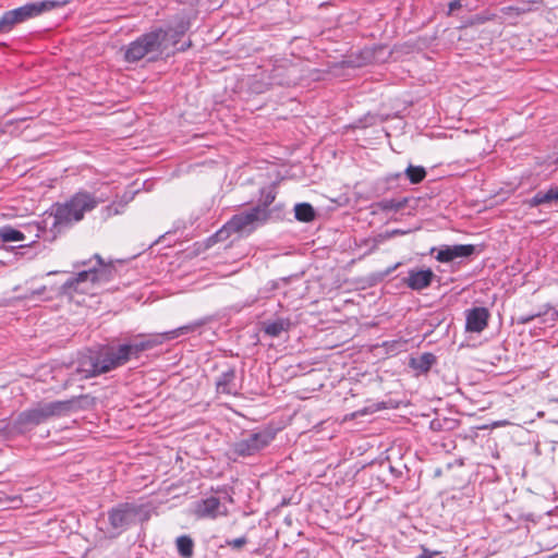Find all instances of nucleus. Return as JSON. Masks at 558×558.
<instances>
[{
    "instance_id": "f257e3e1",
    "label": "nucleus",
    "mask_w": 558,
    "mask_h": 558,
    "mask_svg": "<svg viewBox=\"0 0 558 558\" xmlns=\"http://www.w3.org/2000/svg\"><path fill=\"white\" fill-rule=\"evenodd\" d=\"M105 202L101 196H95L86 191L76 192L66 202L57 204L53 213L49 216L52 219L50 225L51 240L58 233L81 221L86 213L92 211L100 203Z\"/></svg>"
},
{
    "instance_id": "f03ea898",
    "label": "nucleus",
    "mask_w": 558,
    "mask_h": 558,
    "mask_svg": "<svg viewBox=\"0 0 558 558\" xmlns=\"http://www.w3.org/2000/svg\"><path fill=\"white\" fill-rule=\"evenodd\" d=\"M86 397H73L68 400L52 402H38L34 407L21 412L14 421V428L23 433L52 417L69 415L81 408L80 403Z\"/></svg>"
},
{
    "instance_id": "7ed1b4c3",
    "label": "nucleus",
    "mask_w": 558,
    "mask_h": 558,
    "mask_svg": "<svg viewBox=\"0 0 558 558\" xmlns=\"http://www.w3.org/2000/svg\"><path fill=\"white\" fill-rule=\"evenodd\" d=\"M269 217V209H266L265 207H251L247 210L233 215L231 219L210 238V240H214L215 242L225 241L231 234L248 236L259 227L265 225Z\"/></svg>"
},
{
    "instance_id": "20e7f679",
    "label": "nucleus",
    "mask_w": 558,
    "mask_h": 558,
    "mask_svg": "<svg viewBox=\"0 0 558 558\" xmlns=\"http://www.w3.org/2000/svg\"><path fill=\"white\" fill-rule=\"evenodd\" d=\"M95 264L92 260L76 262L73 266L78 268L81 266H88L87 269L78 271L75 276L68 279L61 287V292L66 295L77 293L92 292L95 284L106 281L110 274V267L104 264L102 258L96 254Z\"/></svg>"
},
{
    "instance_id": "39448f33",
    "label": "nucleus",
    "mask_w": 558,
    "mask_h": 558,
    "mask_svg": "<svg viewBox=\"0 0 558 558\" xmlns=\"http://www.w3.org/2000/svg\"><path fill=\"white\" fill-rule=\"evenodd\" d=\"M166 34L162 27L154 28L130 43L124 51V59L126 62H137L146 56H151L150 59H156L166 50Z\"/></svg>"
},
{
    "instance_id": "423d86ee",
    "label": "nucleus",
    "mask_w": 558,
    "mask_h": 558,
    "mask_svg": "<svg viewBox=\"0 0 558 558\" xmlns=\"http://www.w3.org/2000/svg\"><path fill=\"white\" fill-rule=\"evenodd\" d=\"M275 433L269 428L258 429L232 444L231 451L238 457H252L269 446Z\"/></svg>"
},
{
    "instance_id": "0eeeda50",
    "label": "nucleus",
    "mask_w": 558,
    "mask_h": 558,
    "mask_svg": "<svg viewBox=\"0 0 558 558\" xmlns=\"http://www.w3.org/2000/svg\"><path fill=\"white\" fill-rule=\"evenodd\" d=\"M199 326H201V323H193V324H189V325L179 327L177 329L163 332L159 336L150 337V338L144 339V340L135 339L132 342L122 343V344L126 348L130 359H133V357L137 359L142 352L153 349L154 347L162 343L163 340H171L181 335L194 331Z\"/></svg>"
},
{
    "instance_id": "6e6552de",
    "label": "nucleus",
    "mask_w": 558,
    "mask_h": 558,
    "mask_svg": "<svg viewBox=\"0 0 558 558\" xmlns=\"http://www.w3.org/2000/svg\"><path fill=\"white\" fill-rule=\"evenodd\" d=\"M142 506L133 502H122L108 511V520L111 527L118 533L124 531L134 522L136 515L142 511Z\"/></svg>"
},
{
    "instance_id": "1a4fd4ad",
    "label": "nucleus",
    "mask_w": 558,
    "mask_h": 558,
    "mask_svg": "<svg viewBox=\"0 0 558 558\" xmlns=\"http://www.w3.org/2000/svg\"><path fill=\"white\" fill-rule=\"evenodd\" d=\"M68 1L43 0L28 2L22 7L13 9L21 23L41 15L44 12L51 11L57 8H62Z\"/></svg>"
},
{
    "instance_id": "9d476101",
    "label": "nucleus",
    "mask_w": 558,
    "mask_h": 558,
    "mask_svg": "<svg viewBox=\"0 0 558 558\" xmlns=\"http://www.w3.org/2000/svg\"><path fill=\"white\" fill-rule=\"evenodd\" d=\"M101 360V371L111 372L126 364L131 359L126 348L123 344L117 347H106L98 351Z\"/></svg>"
},
{
    "instance_id": "9b49d317",
    "label": "nucleus",
    "mask_w": 558,
    "mask_h": 558,
    "mask_svg": "<svg viewBox=\"0 0 558 558\" xmlns=\"http://www.w3.org/2000/svg\"><path fill=\"white\" fill-rule=\"evenodd\" d=\"M194 512L197 518L216 519L218 517H226L228 508L221 501V498L209 496L195 504Z\"/></svg>"
},
{
    "instance_id": "f8f14e48",
    "label": "nucleus",
    "mask_w": 558,
    "mask_h": 558,
    "mask_svg": "<svg viewBox=\"0 0 558 558\" xmlns=\"http://www.w3.org/2000/svg\"><path fill=\"white\" fill-rule=\"evenodd\" d=\"M476 251L472 244L441 245L432 248V253H436L435 258L440 263H450L460 257H469Z\"/></svg>"
},
{
    "instance_id": "ddd939ff",
    "label": "nucleus",
    "mask_w": 558,
    "mask_h": 558,
    "mask_svg": "<svg viewBox=\"0 0 558 558\" xmlns=\"http://www.w3.org/2000/svg\"><path fill=\"white\" fill-rule=\"evenodd\" d=\"M76 373L83 378H92L105 374V372L101 371L99 352L83 354L77 361Z\"/></svg>"
},
{
    "instance_id": "4468645a",
    "label": "nucleus",
    "mask_w": 558,
    "mask_h": 558,
    "mask_svg": "<svg viewBox=\"0 0 558 558\" xmlns=\"http://www.w3.org/2000/svg\"><path fill=\"white\" fill-rule=\"evenodd\" d=\"M435 278L432 269H410L404 283L414 291H421L428 288Z\"/></svg>"
},
{
    "instance_id": "2eb2a0df",
    "label": "nucleus",
    "mask_w": 558,
    "mask_h": 558,
    "mask_svg": "<svg viewBox=\"0 0 558 558\" xmlns=\"http://www.w3.org/2000/svg\"><path fill=\"white\" fill-rule=\"evenodd\" d=\"M489 312L485 307H474L466 312L465 329L470 332H482L488 324Z\"/></svg>"
},
{
    "instance_id": "dca6fc26",
    "label": "nucleus",
    "mask_w": 558,
    "mask_h": 558,
    "mask_svg": "<svg viewBox=\"0 0 558 558\" xmlns=\"http://www.w3.org/2000/svg\"><path fill=\"white\" fill-rule=\"evenodd\" d=\"M292 326L289 317H277L275 319H267L262 323L263 332L270 337H280L283 332H288Z\"/></svg>"
},
{
    "instance_id": "f3484780",
    "label": "nucleus",
    "mask_w": 558,
    "mask_h": 558,
    "mask_svg": "<svg viewBox=\"0 0 558 558\" xmlns=\"http://www.w3.org/2000/svg\"><path fill=\"white\" fill-rule=\"evenodd\" d=\"M235 378L236 375L233 367H229L227 371L222 372L216 380L217 392L223 395H236L238 386Z\"/></svg>"
},
{
    "instance_id": "a211bd4d",
    "label": "nucleus",
    "mask_w": 558,
    "mask_h": 558,
    "mask_svg": "<svg viewBox=\"0 0 558 558\" xmlns=\"http://www.w3.org/2000/svg\"><path fill=\"white\" fill-rule=\"evenodd\" d=\"M190 28V23L184 20H180L174 26H168L163 28V33L166 34V50L167 54L170 52V48L175 47L180 41L181 37L187 32Z\"/></svg>"
},
{
    "instance_id": "6ab92c4d",
    "label": "nucleus",
    "mask_w": 558,
    "mask_h": 558,
    "mask_svg": "<svg viewBox=\"0 0 558 558\" xmlns=\"http://www.w3.org/2000/svg\"><path fill=\"white\" fill-rule=\"evenodd\" d=\"M436 363V356L433 353L425 352L416 357H411L409 366L417 374H426Z\"/></svg>"
},
{
    "instance_id": "aec40b11",
    "label": "nucleus",
    "mask_w": 558,
    "mask_h": 558,
    "mask_svg": "<svg viewBox=\"0 0 558 558\" xmlns=\"http://www.w3.org/2000/svg\"><path fill=\"white\" fill-rule=\"evenodd\" d=\"M21 24L14 10L5 11L0 17V34L11 32L15 25Z\"/></svg>"
},
{
    "instance_id": "412c9836",
    "label": "nucleus",
    "mask_w": 558,
    "mask_h": 558,
    "mask_svg": "<svg viewBox=\"0 0 558 558\" xmlns=\"http://www.w3.org/2000/svg\"><path fill=\"white\" fill-rule=\"evenodd\" d=\"M21 24L14 10L5 11L0 17V34L11 32L15 25Z\"/></svg>"
},
{
    "instance_id": "4be33fe9",
    "label": "nucleus",
    "mask_w": 558,
    "mask_h": 558,
    "mask_svg": "<svg viewBox=\"0 0 558 558\" xmlns=\"http://www.w3.org/2000/svg\"><path fill=\"white\" fill-rule=\"evenodd\" d=\"M177 549L182 558H191L194 553L193 539L187 535H181L175 541Z\"/></svg>"
},
{
    "instance_id": "5701e85b",
    "label": "nucleus",
    "mask_w": 558,
    "mask_h": 558,
    "mask_svg": "<svg viewBox=\"0 0 558 558\" xmlns=\"http://www.w3.org/2000/svg\"><path fill=\"white\" fill-rule=\"evenodd\" d=\"M381 46H372V47H365L360 51L359 61L356 62L357 66H362L368 63L377 62L378 58L376 57V53L381 51Z\"/></svg>"
},
{
    "instance_id": "b1692460",
    "label": "nucleus",
    "mask_w": 558,
    "mask_h": 558,
    "mask_svg": "<svg viewBox=\"0 0 558 558\" xmlns=\"http://www.w3.org/2000/svg\"><path fill=\"white\" fill-rule=\"evenodd\" d=\"M294 216L299 221L310 222L315 218V210L308 203H300L294 207Z\"/></svg>"
},
{
    "instance_id": "393cba45",
    "label": "nucleus",
    "mask_w": 558,
    "mask_h": 558,
    "mask_svg": "<svg viewBox=\"0 0 558 558\" xmlns=\"http://www.w3.org/2000/svg\"><path fill=\"white\" fill-rule=\"evenodd\" d=\"M426 170L422 166L409 165L404 170V175L412 184H418L426 178Z\"/></svg>"
},
{
    "instance_id": "a878e982",
    "label": "nucleus",
    "mask_w": 558,
    "mask_h": 558,
    "mask_svg": "<svg viewBox=\"0 0 558 558\" xmlns=\"http://www.w3.org/2000/svg\"><path fill=\"white\" fill-rule=\"evenodd\" d=\"M0 239L2 242H21L25 240V235L20 230L4 226L0 228Z\"/></svg>"
},
{
    "instance_id": "bb28decb",
    "label": "nucleus",
    "mask_w": 558,
    "mask_h": 558,
    "mask_svg": "<svg viewBox=\"0 0 558 558\" xmlns=\"http://www.w3.org/2000/svg\"><path fill=\"white\" fill-rule=\"evenodd\" d=\"M131 201L130 196H124L123 201L112 202L110 205L106 206L102 209V215L105 218L112 217L114 215H119L123 211L125 205Z\"/></svg>"
},
{
    "instance_id": "cd10ccee",
    "label": "nucleus",
    "mask_w": 558,
    "mask_h": 558,
    "mask_svg": "<svg viewBox=\"0 0 558 558\" xmlns=\"http://www.w3.org/2000/svg\"><path fill=\"white\" fill-rule=\"evenodd\" d=\"M525 204L531 208L537 207L542 204H548L546 192H543V191L537 192L533 197L525 201Z\"/></svg>"
},
{
    "instance_id": "c85d7f7f",
    "label": "nucleus",
    "mask_w": 558,
    "mask_h": 558,
    "mask_svg": "<svg viewBox=\"0 0 558 558\" xmlns=\"http://www.w3.org/2000/svg\"><path fill=\"white\" fill-rule=\"evenodd\" d=\"M275 198H276V193L274 192V190H271V189L263 190L262 191V204L256 205L255 207H265L266 209H268L269 205L272 204Z\"/></svg>"
},
{
    "instance_id": "c756f323",
    "label": "nucleus",
    "mask_w": 558,
    "mask_h": 558,
    "mask_svg": "<svg viewBox=\"0 0 558 558\" xmlns=\"http://www.w3.org/2000/svg\"><path fill=\"white\" fill-rule=\"evenodd\" d=\"M379 207L383 209V210H386V211H391V210H398L401 206L398 202H396L395 199H383L381 202H379Z\"/></svg>"
},
{
    "instance_id": "7c9ffc66",
    "label": "nucleus",
    "mask_w": 558,
    "mask_h": 558,
    "mask_svg": "<svg viewBox=\"0 0 558 558\" xmlns=\"http://www.w3.org/2000/svg\"><path fill=\"white\" fill-rule=\"evenodd\" d=\"M246 543L247 538L245 536L226 541V545L233 549H241Z\"/></svg>"
},
{
    "instance_id": "2f4dec72",
    "label": "nucleus",
    "mask_w": 558,
    "mask_h": 558,
    "mask_svg": "<svg viewBox=\"0 0 558 558\" xmlns=\"http://www.w3.org/2000/svg\"><path fill=\"white\" fill-rule=\"evenodd\" d=\"M422 554L416 558H444L441 557V553L438 550H430L425 546H421Z\"/></svg>"
},
{
    "instance_id": "473e14b6",
    "label": "nucleus",
    "mask_w": 558,
    "mask_h": 558,
    "mask_svg": "<svg viewBox=\"0 0 558 558\" xmlns=\"http://www.w3.org/2000/svg\"><path fill=\"white\" fill-rule=\"evenodd\" d=\"M545 318L543 319L544 323H550L551 325L558 320V312L557 310L549 307L544 313Z\"/></svg>"
},
{
    "instance_id": "72a5a7b5",
    "label": "nucleus",
    "mask_w": 558,
    "mask_h": 558,
    "mask_svg": "<svg viewBox=\"0 0 558 558\" xmlns=\"http://www.w3.org/2000/svg\"><path fill=\"white\" fill-rule=\"evenodd\" d=\"M548 203L558 202V185L550 186L547 191Z\"/></svg>"
},
{
    "instance_id": "f704fd0d",
    "label": "nucleus",
    "mask_w": 558,
    "mask_h": 558,
    "mask_svg": "<svg viewBox=\"0 0 558 558\" xmlns=\"http://www.w3.org/2000/svg\"><path fill=\"white\" fill-rule=\"evenodd\" d=\"M445 422H447L446 418L445 420L435 418V420L430 421L429 427L434 432H440L444 429Z\"/></svg>"
},
{
    "instance_id": "c9c22d12",
    "label": "nucleus",
    "mask_w": 558,
    "mask_h": 558,
    "mask_svg": "<svg viewBox=\"0 0 558 558\" xmlns=\"http://www.w3.org/2000/svg\"><path fill=\"white\" fill-rule=\"evenodd\" d=\"M542 317V314L541 313H535V314H530V315H524V316H521L519 318V323L520 324H529L531 322H533L534 319L536 318H541Z\"/></svg>"
},
{
    "instance_id": "e433bc0d",
    "label": "nucleus",
    "mask_w": 558,
    "mask_h": 558,
    "mask_svg": "<svg viewBox=\"0 0 558 558\" xmlns=\"http://www.w3.org/2000/svg\"><path fill=\"white\" fill-rule=\"evenodd\" d=\"M462 8V2L461 0H453L449 3V10H448V15H451L453 14V12L458 9Z\"/></svg>"
},
{
    "instance_id": "4c0bfd02",
    "label": "nucleus",
    "mask_w": 558,
    "mask_h": 558,
    "mask_svg": "<svg viewBox=\"0 0 558 558\" xmlns=\"http://www.w3.org/2000/svg\"><path fill=\"white\" fill-rule=\"evenodd\" d=\"M191 45H192L191 41L184 43L182 46H180L175 50H178V51H185L186 49H189L191 47Z\"/></svg>"
},
{
    "instance_id": "58836bf2",
    "label": "nucleus",
    "mask_w": 558,
    "mask_h": 558,
    "mask_svg": "<svg viewBox=\"0 0 558 558\" xmlns=\"http://www.w3.org/2000/svg\"><path fill=\"white\" fill-rule=\"evenodd\" d=\"M506 10L515 11L517 14H521L522 12H524V9L514 8V7H508Z\"/></svg>"
},
{
    "instance_id": "ea45409f",
    "label": "nucleus",
    "mask_w": 558,
    "mask_h": 558,
    "mask_svg": "<svg viewBox=\"0 0 558 558\" xmlns=\"http://www.w3.org/2000/svg\"><path fill=\"white\" fill-rule=\"evenodd\" d=\"M399 266H400V263H397L396 265L390 266V268H388V269L386 270V275L391 274V272H392L393 270H396Z\"/></svg>"
},
{
    "instance_id": "a19ab883",
    "label": "nucleus",
    "mask_w": 558,
    "mask_h": 558,
    "mask_svg": "<svg viewBox=\"0 0 558 558\" xmlns=\"http://www.w3.org/2000/svg\"><path fill=\"white\" fill-rule=\"evenodd\" d=\"M223 499H226V500H228V501L232 502V497H231L230 495H228L227 493H225V497H223Z\"/></svg>"
},
{
    "instance_id": "79ce46f5",
    "label": "nucleus",
    "mask_w": 558,
    "mask_h": 558,
    "mask_svg": "<svg viewBox=\"0 0 558 558\" xmlns=\"http://www.w3.org/2000/svg\"><path fill=\"white\" fill-rule=\"evenodd\" d=\"M54 274H57V271H49V272H48V275H49V276H50V275H54Z\"/></svg>"
}]
</instances>
